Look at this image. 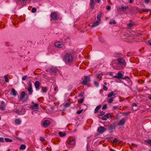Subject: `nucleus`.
Instances as JSON below:
<instances>
[{
  "label": "nucleus",
  "instance_id": "obj_1",
  "mask_svg": "<svg viewBox=\"0 0 151 151\" xmlns=\"http://www.w3.org/2000/svg\"><path fill=\"white\" fill-rule=\"evenodd\" d=\"M74 52L73 51L67 52L64 56L63 60L65 64L70 65L74 61Z\"/></svg>",
  "mask_w": 151,
  "mask_h": 151
},
{
  "label": "nucleus",
  "instance_id": "obj_2",
  "mask_svg": "<svg viewBox=\"0 0 151 151\" xmlns=\"http://www.w3.org/2000/svg\"><path fill=\"white\" fill-rule=\"evenodd\" d=\"M118 64L122 66V68L125 67L126 65V63L124 59L122 58H119L117 60Z\"/></svg>",
  "mask_w": 151,
  "mask_h": 151
},
{
  "label": "nucleus",
  "instance_id": "obj_3",
  "mask_svg": "<svg viewBox=\"0 0 151 151\" xmlns=\"http://www.w3.org/2000/svg\"><path fill=\"white\" fill-rule=\"evenodd\" d=\"M67 143L70 145H74L76 143V139L75 137L71 138L67 141Z\"/></svg>",
  "mask_w": 151,
  "mask_h": 151
},
{
  "label": "nucleus",
  "instance_id": "obj_4",
  "mask_svg": "<svg viewBox=\"0 0 151 151\" xmlns=\"http://www.w3.org/2000/svg\"><path fill=\"white\" fill-rule=\"evenodd\" d=\"M28 88H27V91L28 92L29 95L32 94L33 91L32 89V84L31 82H29L28 84Z\"/></svg>",
  "mask_w": 151,
  "mask_h": 151
},
{
  "label": "nucleus",
  "instance_id": "obj_5",
  "mask_svg": "<svg viewBox=\"0 0 151 151\" xmlns=\"http://www.w3.org/2000/svg\"><path fill=\"white\" fill-rule=\"evenodd\" d=\"M50 20H57L58 19V17L57 13L55 12H52L50 14Z\"/></svg>",
  "mask_w": 151,
  "mask_h": 151
},
{
  "label": "nucleus",
  "instance_id": "obj_6",
  "mask_svg": "<svg viewBox=\"0 0 151 151\" xmlns=\"http://www.w3.org/2000/svg\"><path fill=\"white\" fill-rule=\"evenodd\" d=\"M22 111H20L16 109H14L13 110V111L17 114H18L20 115H22L24 114L25 113V110H24V111H23V109H22Z\"/></svg>",
  "mask_w": 151,
  "mask_h": 151
},
{
  "label": "nucleus",
  "instance_id": "obj_7",
  "mask_svg": "<svg viewBox=\"0 0 151 151\" xmlns=\"http://www.w3.org/2000/svg\"><path fill=\"white\" fill-rule=\"evenodd\" d=\"M90 81V77H88L86 76H84V79L82 82V84L84 85H86L87 82Z\"/></svg>",
  "mask_w": 151,
  "mask_h": 151
},
{
  "label": "nucleus",
  "instance_id": "obj_8",
  "mask_svg": "<svg viewBox=\"0 0 151 151\" xmlns=\"http://www.w3.org/2000/svg\"><path fill=\"white\" fill-rule=\"evenodd\" d=\"M34 85L36 90H39L40 88L39 87H41L40 83L38 81H36L34 83Z\"/></svg>",
  "mask_w": 151,
  "mask_h": 151
},
{
  "label": "nucleus",
  "instance_id": "obj_9",
  "mask_svg": "<svg viewBox=\"0 0 151 151\" xmlns=\"http://www.w3.org/2000/svg\"><path fill=\"white\" fill-rule=\"evenodd\" d=\"M32 104H34L33 105L31 106L29 108L32 110L37 109L39 108V105L37 104H35L33 101L32 102Z\"/></svg>",
  "mask_w": 151,
  "mask_h": 151
},
{
  "label": "nucleus",
  "instance_id": "obj_10",
  "mask_svg": "<svg viewBox=\"0 0 151 151\" xmlns=\"http://www.w3.org/2000/svg\"><path fill=\"white\" fill-rule=\"evenodd\" d=\"M106 130V128L104 127L100 126L98 127L97 131L98 132L101 133H103Z\"/></svg>",
  "mask_w": 151,
  "mask_h": 151
},
{
  "label": "nucleus",
  "instance_id": "obj_11",
  "mask_svg": "<svg viewBox=\"0 0 151 151\" xmlns=\"http://www.w3.org/2000/svg\"><path fill=\"white\" fill-rule=\"evenodd\" d=\"M58 69L56 67H52L50 68V72L52 74L54 75L58 71Z\"/></svg>",
  "mask_w": 151,
  "mask_h": 151
},
{
  "label": "nucleus",
  "instance_id": "obj_12",
  "mask_svg": "<svg viewBox=\"0 0 151 151\" xmlns=\"http://www.w3.org/2000/svg\"><path fill=\"white\" fill-rule=\"evenodd\" d=\"M55 47L58 48H61L63 46V44L61 42H58L55 43Z\"/></svg>",
  "mask_w": 151,
  "mask_h": 151
},
{
  "label": "nucleus",
  "instance_id": "obj_13",
  "mask_svg": "<svg viewBox=\"0 0 151 151\" xmlns=\"http://www.w3.org/2000/svg\"><path fill=\"white\" fill-rule=\"evenodd\" d=\"M127 27L128 29H131L132 27L134 25L135 23L131 20H130L129 23L127 24Z\"/></svg>",
  "mask_w": 151,
  "mask_h": 151
},
{
  "label": "nucleus",
  "instance_id": "obj_14",
  "mask_svg": "<svg viewBox=\"0 0 151 151\" xmlns=\"http://www.w3.org/2000/svg\"><path fill=\"white\" fill-rule=\"evenodd\" d=\"M50 123V122L49 120H45L43 122L42 125L44 127H47Z\"/></svg>",
  "mask_w": 151,
  "mask_h": 151
},
{
  "label": "nucleus",
  "instance_id": "obj_15",
  "mask_svg": "<svg viewBox=\"0 0 151 151\" xmlns=\"http://www.w3.org/2000/svg\"><path fill=\"white\" fill-rule=\"evenodd\" d=\"M110 115V114L107 113L102 117L101 119L103 120L106 121L107 120V118H109V117Z\"/></svg>",
  "mask_w": 151,
  "mask_h": 151
},
{
  "label": "nucleus",
  "instance_id": "obj_16",
  "mask_svg": "<svg viewBox=\"0 0 151 151\" xmlns=\"http://www.w3.org/2000/svg\"><path fill=\"white\" fill-rule=\"evenodd\" d=\"M124 73L122 71H119L117 73V75L119 79H122Z\"/></svg>",
  "mask_w": 151,
  "mask_h": 151
},
{
  "label": "nucleus",
  "instance_id": "obj_17",
  "mask_svg": "<svg viewBox=\"0 0 151 151\" xmlns=\"http://www.w3.org/2000/svg\"><path fill=\"white\" fill-rule=\"evenodd\" d=\"M125 122L124 119V118H122L120 120L119 122L118 123V125L119 126H123L125 123Z\"/></svg>",
  "mask_w": 151,
  "mask_h": 151
},
{
  "label": "nucleus",
  "instance_id": "obj_18",
  "mask_svg": "<svg viewBox=\"0 0 151 151\" xmlns=\"http://www.w3.org/2000/svg\"><path fill=\"white\" fill-rule=\"evenodd\" d=\"M41 91L43 93H46L48 91L47 87H46L41 86Z\"/></svg>",
  "mask_w": 151,
  "mask_h": 151
},
{
  "label": "nucleus",
  "instance_id": "obj_19",
  "mask_svg": "<svg viewBox=\"0 0 151 151\" xmlns=\"http://www.w3.org/2000/svg\"><path fill=\"white\" fill-rule=\"evenodd\" d=\"M115 126L114 124H111L109 127L108 129L109 131H112L114 129H115Z\"/></svg>",
  "mask_w": 151,
  "mask_h": 151
},
{
  "label": "nucleus",
  "instance_id": "obj_20",
  "mask_svg": "<svg viewBox=\"0 0 151 151\" xmlns=\"http://www.w3.org/2000/svg\"><path fill=\"white\" fill-rule=\"evenodd\" d=\"M99 20L96 21L95 22L93 23L91 25V27H93L97 26H98L99 24Z\"/></svg>",
  "mask_w": 151,
  "mask_h": 151
},
{
  "label": "nucleus",
  "instance_id": "obj_21",
  "mask_svg": "<svg viewBox=\"0 0 151 151\" xmlns=\"http://www.w3.org/2000/svg\"><path fill=\"white\" fill-rule=\"evenodd\" d=\"M101 107V105H98V106H96V107L94 111V113H96L98 112V110H99V109H100V108Z\"/></svg>",
  "mask_w": 151,
  "mask_h": 151
},
{
  "label": "nucleus",
  "instance_id": "obj_22",
  "mask_svg": "<svg viewBox=\"0 0 151 151\" xmlns=\"http://www.w3.org/2000/svg\"><path fill=\"white\" fill-rule=\"evenodd\" d=\"M11 92L12 93V94L14 96H16L17 94V92L13 88L12 89Z\"/></svg>",
  "mask_w": 151,
  "mask_h": 151
},
{
  "label": "nucleus",
  "instance_id": "obj_23",
  "mask_svg": "<svg viewBox=\"0 0 151 151\" xmlns=\"http://www.w3.org/2000/svg\"><path fill=\"white\" fill-rule=\"evenodd\" d=\"M25 95L26 93L24 91H23L22 92L21 94L20 95L21 98L22 99H24V97L25 96Z\"/></svg>",
  "mask_w": 151,
  "mask_h": 151
},
{
  "label": "nucleus",
  "instance_id": "obj_24",
  "mask_svg": "<svg viewBox=\"0 0 151 151\" xmlns=\"http://www.w3.org/2000/svg\"><path fill=\"white\" fill-rule=\"evenodd\" d=\"M94 1H90V6L92 9H93L94 7Z\"/></svg>",
  "mask_w": 151,
  "mask_h": 151
},
{
  "label": "nucleus",
  "instance_id": "obj_25",
  "mask_svg": "<svg viewBox=\"0 0 151 151\" xmlns=\"http://www.w3.org/2000/svg\"><path fill=\"white\" fill-rule=\"evenodd\" d=\"M101 12H100L98 14L97 17V18L98 19L97 20H99V22L100 21V18L101 17Z\"/></svg>",
  "mask_w": 151,
  "mask_h": 151
},
{
  "label": "nucleus",
  "instance_id": "obj_26",
  "mask_svg": "<svg viewBox=\"0 0 151 151\" xmlns=\"http://www.w3.org/2000/svg\"><path fill=\"white\" fill-rule=\"evenodd\" d=\"M116 22L113 19H110V21L109 22V24H116Z\"/></svg>",
  "mask_w": 151,
  "mask_h": 151
},
{
  "label": "nucleus",
  "instance_id": "obj_27",
  "mask_svg": "<svg viewBox=\"0 0 151 151\" xmlns=\"http://www.w3.org/2000/svg\"><path fill=\"white\" fill-rule=\"evenodd\" d=\"M26 147V146L25 145L22 144L20 146V149L21 150H23L25 149Z\"/></svg>",
  "mask_w": 151,
  "mask_h": 151
},
{
  "label": "nucleus",
  "instance_id": "obj_28",
  "mask_svg": "<svg viewBox=\"0 0 151 151\" xmlns=\"http://www.w3.org/2000/svg\"><path fill=\"white\" fill-rule=\"evenodd\" d=\"M59 135L61 137H63L65 135V133H63L61 132H60L58 133Z\"/></svg>",
  "mask_w": 151,
  "mask_h": 151
},
{
  "label": "nucleus",
  "instance_id": "obj_29",
  "mask_svg": "<svg viewBox=\"0 0 151 151\" xmlns=\"http://www.w3.org/2000/svg\"><path fill=\"white\" fill-rule=\"evenodd\" d=\"M113 91H111L110 92L108 95V97H111L112 96H114V94Z\"/></svg>",
  "mask_w": 151,
  "mask_h": 151
},
{
  "label": "nucleus",
  "instance_id": "obj_30",
  "mask_svg": "<svg viewBox=\"0 0 151 151\" xmlns=\"http://www.w3.org/2000/svg\"><path fill=\"white\" fill-rule=\"evenodd\" d=\"M128 6H122L121 8H119V9H122V10H124L125 9H128Z\"/></svg>",
  "mask_w": 151,
  "mask_h": 151
},
{
  "label": "nucleus",
  "instance_id": "obj_31",
  "mask_svg": "<svg viewBox=\"0 0 151 151\" xmlns=\"http://www.w3.org/2000/svg\"><path fill=\"white\" fill-rule=\"evenodd\" d=\"M145 142L149 144L151 146V139H147L145 141Z\"/></svg>",
  "mask_w": 151,
  "mask_h": 151
},
{
  "label": "nucleus",
  "instance_id": "obj_32",
  "mask_svg": "<svg viewBox=\"0 0 151 151\" xmlns=\"http://www.w3.org/2000/svg\"><path fill=\"white\" fill-rule=\"evenodd\" d=\"M114 98L113 97H111L108 101L109 103H111L113 101Z\"/></svg>",
  "mask_w": 151,
  "mask_h": 151
},
{
  "label": "nucleus",
  "instance_id": "obj_33",
  "mask_svg": "<svg viewBox=\"0 0 151 151\" xmlns=\"http://www.w3.org/2000/svg\"><path fill=\"white\" fill-rule=\"evenodd\" d=\"M4 139L5 141L6 142H12L13 141L12 139L8 138H5Z\"/></svg>",
  "mask_w": 151,
  "mask_h": 151
},
{
  "label": "nucleus",
  "instance_id": "obj_34",
  "mask_svg": "<svg viewBox=\"0 0 151 151\" xmlns=\"http://www.w3.org/2000/svg\"><path fill=\"white\" fill-rule=\"evenodd\" d=\"M131 113V112L128 111L127 112H124L122 113V115L123 116H125Z\"/></svg>",
  "mask_w": 151,
  "mask_h": 151
},
{
  "label": "nucleus",
  "instance_id": "obj_35",
  "mask_svg": "<svg viewBox=\"0 0 151 151\" xmlns=\"http://www.w3.org/2000/svg\"><path fill=\"white\" fill-rule=\"evenodd\" d=\"M15 122L16 123L18 124H20L21 122L19 119H16Z\"/></svg>",
  "mask_w": 151,
  "mask_h": 151
},
{
  "label": "nucleus",
  "instance_id": "obj_36",
  "mask_svg": "<svg viewBox=\"0 0 151 151\" xmlns=\"http://www.w3.org/2000/svg\"><path fill=\"white\" fill-rule=\"evenodd\" d=\"M4 78L5 79V81L6 82H9V79L6 75H5L4 76Z\"/></svg>",
  "mask_w": 151,
  "mask_h": 151
},
{
  "label": "nucleus",
  "instance_id": "obj_37",
  "mask_svg": "<svg viewBox=\"0 0 151 151\" xmlns=\"http://www.w3.org/2000/svg\"><path fill=\"white\" fill-rule=\"evenodd\" d=\"M37 11V9L35 7H33L32 8V10L31 12L33 13H35Z\"/></svg>",
  "mask_w": 151,
  "mask_h": 151
},
{
  "label": "nucleus",
  "instance_id": "obj_38",
  "mask_svg": "<svg viewBox=\"0 0 151 151\" xmlns=\"http://www.w3.org/2000/svg\"><path fill=\"white\" fill-rule=\"evenodd\" d=\"M142 11L143 12H148L150 11V10L147 9H142Z\"/></svg>",
  "mask_w": 151,
  "mask_h": 151
},
{
  "label": "nucleus",
  "instance_id": "obj_39",
  "mask_svg": "<svg viewBox=\"0 0 151 151\" xmlns=\"http://www.w3.org/2000/svg\"><path fill=\"white\" fill-rule=\"evenodd\" d=\"M84 100V98H82L79 100H78V103H82Z\"/></svg>",
  "mask_w": 151,
  "mask_h": 151
},
{
  "label": "nucleus",
  "instance_id": "obj_40",
  "mask_svg": "<svg viewBox=\"0 0 151 151\" xmlns=\"http://www.w3.org/2000/svg\"><path fill=\"white\" fill-rule=\"evenodd\" d=\"M83 109L78 111H77L76 112V113L78 114H81L82 112L83 111Z\"/></svg>",
  "mask_w": 151,
  "mask_h": 151
},
{
  "label": "nucleus",
  "instance_id": "obj_41",
  "mask_svg": "<svg viewBox=\"0 0 151 151\" xmlns=\"http://www.w3.org/2000/svg\"><path fill=\"white\" fill-rule=\"evenodd\" d=\"M105 112L103 111H100V114L99 115V116H101L104 115Z\"/></svg>",
  "mask_w": 151,
  "mask_h": 151
},
{
  "label": "nucleus",
  "instance_id": "obj_42",
  "mask_svg": "<svg viewBox=\"0 0 151 151\" xmlns=\"http://www.w3.org/2000/svg\"><path fill=\"white\" fill-rule=\"evenodd\" d=\"M122 79H127V81H130V79L127 76H126L124 78H122Z\"/></svg>",
  "mask_w": 151,
  "mask_h": 151
},
{
  "label": "nucleus",
  "instance_id": "obj_43",
  "mask_svg": "<svg viewBox=\"0 0 151 151\" xmlns=\"http://www.w3.org/2000/svg\"><path fill=\"white\" fill-rule=\"evenodd\" d=\"M107 108V105L106 104H104L102 107V109L103 110H105Z\"/></svg>",
  "mask_w": 151,
  "mask_h": 151
},
{
  "label": "nucleus",
  "instance_id": "obj_44",
  "mask_svg": "<svg viewBox=\"0 0 151 151\" xmlns=\"http://www.w3.org/2000/svg\"><path fill=\"white\" fill-rule=\"evenodd\" d=\"M103 75V74H102V73H100V74H98L97 75V78H101V77H102Z\"/></svg>",
  "mask_w": 151,
  "mask_h": 151
},
{
  "label": "nucleus",
  "instance_id": "obj_45",
  "mask_svg": "<svg viewBox=\"0 0 151 151\" xmlns=\"http://www.w3.org/2000/svg\"><path fill=\"white\" fill-rule=\"evenodd\" d=\"M94 83L95 86L97 87H98L99 86V83L96 81L94 82Z\"/></svg>",
  "mask_w": 151,
  "mask_h": 151
},
{
  "label": "nucleus",
  "instance_id": "obj_46",
  "mask_svg": "<svg viewBox=\"0 0 151 151\" xmlns=\"http://www.w3.org/2000/svg\"><path fill=\"white\" fill-rule=\"evenodd\" d=\"M70 104L68 103H67L65 104L64 106L65 107H67L70 106Z\"/></svg>",
  "mask_w": 151,
  "mask_h": 151
},
{
  "label": "nucleus",
  "instance_id": "obj_47",
  "mask_svg": "<svg viewBox=\"0 0 151 151\" xmlns=\"http://www.w3.org/2000/svg\"><path fill=\"white\" fill-rule=\"evenodd\" d=\"M4 139L3 137H0V142H4Z\"/></svg>",
  "mask_w": 151,
  "mask_h": 151
},
{
  "label": "nucleus",
  "instance_id": "obj_48",
  "mask_svg": "<svg viewBox=\"0 0 151 151\" xmlns=\"http://www.w3.org/2000/svg\"><path fill=\"white\" fill-rule=\"evenodd\" d=\"M5 105L2 106L0 107V109L2 110H4L5 109Z\"/></svg>",
  "mask_w": 151,
  "mask_h": 151
},
{
  "label": "nucleus",
  "instance_id": "obj_49",
  "mask_svg": "<svg viewBox=\"0 0 151 151\" xmlns=\"http://www.w3.org/2000/svg\"><path fill=\"white\" fill-rule=\"evenodd\" d=\"M99 40L101 42H102L103 43L104 42V40L102 38H99Z\"/></svg>",
  "mask_w": 151,
  "mask_h": 151
},
{
  "label": "nucleus",
  "instance_id": "obj_50",
  "mask_svg": "<svg viewBox=\"0 0 151 151\" xmlns=\"http://www.w3.org/2000/svg\"><path fill=\"white\" fill-rule=\"evenodd\" d=\"M27 76H23L22 78V79L23 81H25V80H26V79Z\"/></svg>",
  "mask_w": 151,
  "mask_h": 151
},
{
  "label": "nucleus",
  "instance_id": "obj_51",
  "mask_svg": "<svg viewBox=\"0 0 151 151\" xmlns=\"http://www.w3.org/2000/svg\"><path fill=\"white\" fill-rule=\"evenodd\" d=\"M103 88L104 90L105 91H106L108 90L107 88L104 86H103Z\"/></svg>",
  "mask_w": 151,
  "mask_h": 151
},
{
  "label": "nucleus",
  "instance_id": "obj_52",
  "mask_svg": "<svg viewBox=\"0 0 151 151\" xmlns=\"http://www.w3.org/2000/svg\"><path fill=\"white\" fill-rule=\"evenodd\" d=\"M111 7L108 5H107L106 6V9L108 10H109L111 9Z\"/></svg>",
  "mask_w": 151,
  "mask_h": 151
},
{
  "label": "nucleus",
  "instance_id": "obj_53",
  "mask_svg": "<svg viewBox=\"0 0 151 151\" xmlns=\"http://www.w3.org/2000/svg\"><path fill=\"white\" fill-rule=\"evenodd\" d=\"M137 105V104H136L135 103H133L132 104V106H136Z\"/></svg>",
  "mask_w": 151,
  "mask_h": 151
},
{
  "label": "nucleus",
  "instance_id": "obj_54",
  "mask_svg": "<svg viewBox=\"0 0 151 151\" xmlns=\"http://www.w3.org/2000/svg\"><path fill=\"white\" fill-rule=\"evenodd\" d=\"M5 45L7 46H9L11 45V44L9 42H6Z\"/></svg>",
  "mask_w": 151,
  "mask_h": 151
},
{
  "label": "nucleus",
  "instance_id": "obj_55",
  "mask_svg": "<svg viewBox=\"0 0 151 151\" xmlns=\"http://www.w3.org/2000/svg\"><path fill=\"white\" fill-rule=\"evenodd\" d=\"M150 0H145V3L148 4Z\"/></svg>",
  "mask_w": 151,
  "mask_h": 151
},
{
  "label": "nucleus",
  "instance_id": "obj_56",
  "mask_svg": "<svg viewBox=\"0 0 151 151\" xmlns=\"http://www.w3.org/2000/svg\"><path fill=\"white\" fill-rule=\"evenodd\" d=\"M117 139L116 138H115L113 140V142H117Z\"/></svg>",
  "mask_w": 151,
  "mask_h": 151
},
{
  "label": "nucleus",
  "instance_id": "obj_57",
  "mask_svg": "<svg viewBox=\"0 0 151 151\" xmlns=\"http://www.w3.org/2000/svg\"><path fill=\"white\" fill-rule=\"evenodd\" d=\"M40 140L42 141H43L45 140V139L43 137H40Z\"/></svg>",
  "mask_w": 151,
  "mask_h": 151
},
{
  "label": "nucleus",
  "instance_id": "obj_58",
  "mask_svg": "<svg viewBox=\"0 0 151 151\" xmlns=\"http://www.w3.org/2000/svg\"><path fill=\"white\" fill-rule=\"evenodd\" d=\"M113 78H115L119 79V77H118V75L117 76L115 75V76H114Z\"/></svg>",
  "mask_w": 151,
  "mask_h": 151
},
{
  "label": "nucleus",
  "instance_id": "obj_59",
  "mask_svg": "<svg viewBox=\"0 0 151 151\" xmlns=\"http://www.w3.org/2000/svg\"><path fill=\"white\" fill-rule=\"evenodd\" d=\"M21 3H22L24 2L26 0H19Z\"/></svg>",
  "mask_w": 151,
  "mask_h": 151
},
{
  "label": "nucleus",
  "instance_id": "obj_60",
  "mask_svg": "<svg viewBox=\"0 0 151 151\" xmlns=\"http://www.w3.org/2000/svg\"><path fill=\"white\" fill-rule=\"evenodd\" d=\"M148 44H149L150 45H151V40L148 41Z\"/></svg>",
  "mask_w": 151,
  "mask_h": 151
},
{
  "label": "nucleus",
  "instance_id": "obj_61",
  "mask_svg": "<svg viewBox=\"0 0 151 151\" xmlns=\"http://www.w3.org/2000/svg\"><path fill=\"white\" fill-rule=\"evenodd\" d=\"M114 109H116L118 108V107L116 106H114L113 107Z\"/></svg>",
  "mask_w": 151,
  "mask_h": 151
},
{
  "label": "nucleus",
  "instance_id": "obj_62",
  "mask_svg": "<svg viewBox=\"0 0 151 151\" xmlns=\"http://www.w3.org/2000/svg\"><path fill=\"white\" fill-rule=\"evenodd\" d=\"M133 1L132 0H129V3L130 4L132 3L133 2Z\"/></svg>",
  "mask_w": 151,
  "mask_h": 151
},
{
  "label": "nucleus",
  "instance_id": "obj_63",
  "mask_svg": "<svg viewBox=\"0 0 151 151\" xmlns=\"http://www.w3.org/2000/svg\"><path fill=\"white\" fill-rule=\"evenodd\" d=\"M1 105H4L5 103L4 101H2L1 102Z\"/></svg>",
  "mask_w": 151,
  "mask_h": 151
},
{
  "label": "nucleus",
  "instance_id": "obj_64",
  "mask_svg": "<svg viewBox=\"0 0 151 151\" xmlns=\"http://www.w3.org/2000/svg\"><path fill=\"white\" fill-rule=\"evenodd\" d=\"M148 98L149 99L151 100V95H149L148 96Z\"/></svg>",
  "mask_w": 151,
  "mask_h": 151
}]
</instances>
